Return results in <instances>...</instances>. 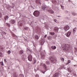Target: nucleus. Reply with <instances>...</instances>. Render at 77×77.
<instances>
[{
	"instance_id": "obj_6",
	"label": "nucleus",
	"mask_w": 77,
	"mask_h": 77,
	"mask_svg": "<svg viewBox=\"0 0 77 77\" xmlns=\"http://www.w3.org/2000/svg\"><path fill=\"white\" fill-rule=\"evenodd\" d=\"M41 59H45V55H44V54L43 53H42L41 54Z\"/></svg>"
},
{
	"instance_id": "obj_16",
	"label": "nucleus",
	"mask_w": 77,
	"mask_h": 77,
	"mask_svg": "<svg viewBox=\"0 0 77 77\" xmlns=\"http://www.w3.org/2000/svg\"><path fill=\"white\" fill-rule=\"evenodd\" d=\"M26 57L27 56H26V55H22V57L23 60H25Z\"/></svg>"
},
{
	"instance_id": "obj_28",
	"label": "nucleus",
	"mask_w": 77,
	"mask_h": 77,
	"mask_svg": "<svg viewBox=\"0 0 77 77\" xmlns=\"http://www.w3.org/2000/svg\"><path fill=\"white\" fill-rule=\"evenodd\" d=\"M60 6L62 9H64V7L63 6H62V5L61 4L60 5Z\"/></svg>"
},
{
	"instance_id": "obj_10",
	"label": "nucleus",
	"mask_w": 77,
	"mask_h": 77,
	"mask_svg": "<svg viewBox=\"0 0 77 77\" xmlns=\"http://www.w3.org/2000/svg\"><path fill=\"white\" fill-rule=\"evenodd\" d=\"M59 75V73H55L53 75V77H58Z\"/></svg>"
},
{
	"instance_id": "obj_22",
	"label": "nucleus",
	"mask_w": 77,
	"mask_h": 77,
	"mask_svg": "<svg viewBox=\"0 0 77 77\" xmlns=\"http://www.w3.org/2000/svg\"><path fill=\"white\" fill-rule=\"evenodd\" d=\"M40 43H41V45H43L44 44V42L42 41V40H40Z\"/></svg>"
},
{
	"instance_id": "obj_30",
	"label": "nucleus",
	"mask_w": 77,
	"mask_h": 77,
	"mask_svg": "<svg viewBox=\"0 0 77 77\" xmlns=\"http://www.w3.org/2000/svg\"><path fill=\"white\" fill-rule=\"evenodd\" d=\"M51 37L49 36L48 38V40H51Z\"/></svg>"
},
{
	"instance_id": "obj_13",
	"label": "nucleus",
	"mask_w": 77,
	"mask_h": 77,
	"mask_svg": "<svg viewBox=\"0 0 77 77\" xmlns=\"http://www.w3.org/2000/svg\"><path fill=\"white\" fill-rule=\"evenodd\" d=\"M71 32H68L66 34V36H67V37H69L70 36V35H71Z\"/></svg>"
},
{
	"instance_id": "obj_56",
	"label": "nucleus",
	"mask_w": 77,
	"mask_h": 77,
	"mask_svg": "<svg viewBox=\"0 0 77 77\" xmlns=\"http://www.w3.org/2000/svg\"><path fill=\"white\" fill-rule=\"evenodd\" d=\"M65 35H66V34H65Z\"/></svg>"
},
{
	"instance_id": "obj_37",
	"label": "nucleus",
	"mask_w": 77,
	"mask_h": 77,
	"mask_svg": "<svg viewBox=\"0 0 77 77\" xmlns=\"http://www.w3.org/2000/svg\"><path fill=\"white\" fill-rule=\"evenodd\" d=\"M2 17V14L1 12H0V18H1Z\"/></svg>"
},
{
	"instance_id": "obj_45",
	"label": "nucleus",
	"mask_w": 77,
	"mask_h": 77,
	"mask_svg": "<svg viewBox=\"0 0 77 77\" xmlns=\"http://www.w3.org/2000/svg\"><path fill=\"white\" fill-rule=\"evenodd\" d=\"M20 26H23V23H20Z\"/></svg>"
},
{
	"instance_id": "obj_5",
	"label": "nucleus",
	"mask_w": 77,
	"mask_h": 77,
	"mask_svg": "<svg viewBox=\"0 0 77 77\" xmlns=\"http://www.w3.org/2000/svg\"><path fill=\"white\" fill-rule=\"evenodd\" d=\"M47 7V6H46V5H43L42 7V10H43L44 11H45Z\"/></svg>"
},
{
	"instance_id": "obj_32",
	"label": "nucleus",
	"mask_w": 77,
	"mask_h": 77,
	"mask_svg": "<svg viewBox=\"0 0 77 77\" xmlns=\"http://www.w3.org/2000/svg\"><path fill=\"white\" fill-rule=\"evenodd\" d=\"M51 35H54L55 33L54 32H51L50 33Z\"/></svg>"
},
{
	"instance_id": "obj_38",
	"label": "nucleus",
	"mask_w": 77,
	"mask_h": 77,
	"mask_svg": "<svg viewBox=\"0 0 77 77\" xmlns=\"http://www.w3.org/2000/svg\"><path fill=\"white\" fill-rule=\"evenodd\" d=\"M61 60H62V61H64V58H61Z\"/></svg>"
},
{
	"instance_id": "obj_12",
	"label": "nucleus",
	"mask_w": 77,
	"mask_h": 77,
	"mask_svg": "<svg viewBox=\"0 0 77 77\" xmlns=\"http://www.w3.org/2000/svg\"><path fill=\"white\" fill-rule=\"evenodd\" d=\"M14 77H18V74L16 72H14Z\"/></svg>"
},
{
	"instance_id": "obj_21",
	"label": "nucleus",
	"mask_w": 77,
	"mask_h": 77,
	"mask_svg": "<svg viewBox=\"0 0 77 77\" xmlns=\"http://www.w3.org/2000/svg\"><path fill=\"white\" fill-rule=\"evenodd\" d=\"M46 64L47 65H49L50 64V62L49 61L47 60L46 61Z\"/></svg>"
},
{
	"instance_id": "obj_54",
	"label": "nucleus",
	"mask_w": 77,
	"mask_h": 77,
	"mask_svg": "<svg viewBox=\"0 0 77 77\" xmlns=\"http://www.w3.org/2000/svg\"><path fill=\"white\" fill-rule=\"evenodd\" d=\"M49 9H51V8H49Z\"/></svg>"
},
{
	"instance_id": "obj_24",
	"label": "nucleus",
	"mask_w": 77,
	"mask_h": 77,
	"mask_svg": "<svg viewBox=\"0 0 77 77\" xmlns=\"http://www.w3.org/2000/svg\"><path fill=\"white\" fill-rule=\"evenodd\" d=\"M35 38L36 39H39V37H38V35H35Z\"/></svg>"
},
{
	"instance_id": "obj_41",
	"label": "nucleus",
	"mask_w": 77,
	"mask_h": 77,
	"mask_svg": "<svg viewBox=\"0 0 77 77\" xmlns=\"http://www.w3.org/2000/svg\"><path fill=\"white\" fill-rule=\"evenodd\" d=\"M35 77H39V75L37 74H36V75H35Z\"/></svg>"
},
{
	"instance_id": "obj_59",
	"label": "nucleus",
	"mask_w": 77,
	"mask_h": 77,
	"mask_svg": "<svg viewBox=\"0 0 77 77\" xmlns=\"http://www.w3.org/2000/svg\"><path fill=\"white\" fill-rule=\"evenodd\" d=\"M55 36H57V35H55Z\"/></svg>"
},
{
	"instance_id": "obj_35",
	"label": "nucleus",
	"mask_w": 77,
	"mask_h": 77,
	"mask_svg": "<svg viewBox=\"0 0 77 77\" xmlns=\"http://www.w3.org/2000/svg\"><path fill=\"white\" fill-rule=\"evenodd\" d=\"M64 12L65 13H66L67 14H68V13L69 12V11H68L66 10H65V11H64Z\"/></svg>"
},
{
	"instance_id": "obj_51",
	"label": "nucleus",
	"mask_w": 77,
	"mask_h": 77,
	"mask_svg": "<svg viewBox=\"0 0 77 77\" xmlns=\"http://www.w3.org/2000/svg\"><path fill=\"white\" fill-rule=\"evenodd\" d=\"M74 66H77V65H74Z\"/></svg>"
},
{
	"instance_id": "obj_49",
	"label": "nucleus",
	"mask_w": 77,
	"mask_h": 77,
	"mask_svg": "<svg viewBox=\"0 0 77 77\" xmlns=\"http://www.w3.org/2000/svg\"><path fill=\"white\" fill-rule=\"evenodd\" d=\"M69 64V63L68 62L66 63V65H68Z\"/></svg>"
},
{
	"instance_id": "obj_15",
	"label": "nucleus",
	"mask_w": 77,
	"mask_h": 77,
	"mask_svg": "<svg viewBox=\"0 0 77 77\" xmlns=\"http://www.w3.org/2000/svg\"><path fill=\"white\" fill-rule=\"evenodd\" d=\"M51 48L53 50H55L56 49V47L55 46H52L51 47Z\"/></svg>"
},
{
	"instance_id": "obj_43",
	"label": "nucleus",
	"mask_w": 77,
	"mask_h": 77,
	"mask_svg": "<svg viewBox=\"0 0 77 77\" xmlns=\"http://www.w3.org/2000/svg\"><path fill=\"white\" fill-rule=\"evenodd\" d=\"M54 21L55 23H57V22H56L57 21V20L56 19H54Z\"/></svg>"
},
{
	"instance_id": "obj_18",
	"label": "nucleus",
	"mask_w": 77,
	"mask_h": 77,
	"mask_svg": "<svg viewBox=\"0 0 77 77\" xmlns=\"http://www.w3.org/2000/svg\"><path fill=\"white\" fill-rule=\"evenodd\" d=\"M4 18L5 20H8V19H9V17H8V16H6L4 17Z\"/></svg>"
},
{
	"instance_id": "obj_34",
	"label": "nucleus",
	"mask_w": 77,
	"mask_h": 77,
	"mask_svg": "<svg viewBox=\"0 0 77 77\" xmlns=\"http://www.w3.org/2000/svg\"><path fill=\"white\" fill-rule=\"evenodd\" d=\"M20 77H24V75L23 74H20Z\"/></svg>"
},
{
	"instance_id": "obj_1",
	"label": "nucleus",
	"mask_w": 77,
	"mask_h": 77,
	"mask_svg": "<svg viewBox=\"0 0 77 77\" xmlns=\"http://www.w3.org/2000/svg\"><path fill=\"white\" fill-rule=\"evenodd\" d=\"M39 12L38 11H35L33 13V14L35 17H38L39 16Z\"/></svg>"
},
{
	"instance_id": "obj_25",
	"label": "nucleus",
	"mask_w": 77,
	"mask_h": 77,
	"mask_svg": "<svg viewBox=\"0 0 77 77\" xmlns=\"http://www.w3.org/2000/svg\"><path fill=\"white\" fill-rule=\"evenodd\" d=\"M43 66V67H45V69H47V66H46L45 64H44Z\"/></svg>"
},
{
	"instance_id": "obj_53",
	"label": "nucleus",
	"mask_w": 77,
	"mask_h": 77,
	"mask_svg": "<svg viewBox=\"0 0 77 77\" xmlns=\"http://www.w3.org/2000/svg\"><path fill=\"white\" fill-rule=\"evenodd\" d=\"M60 17V16H58V17Z\"/></svg>"
},
{
	"instance_id": "obj_36",
	"label": "nucleus",
	"mask_w": 77,
	"mask_h": 77,
	"mask_svg": "<svg viewBox=\"0 0 77 77\" xmlns=\"http://www.w3.org/2000/svg\"><path fill=\"white\" fill-rule=\"evenodd\" d=\"M67 70L68 71V72H71L70 70H69V68H67Z\"/></svg>"
},
{
	"instance_id": "obj_9",
	"label": "nucleus",
	"mask_w": 77,
	"mask_h": 77,
	"mask_svg": "<svg viewBox=\"0 0 77 77\" xmlns=\"http://www.w3.org/2000/svg\"><path fill=\"white\" fill-rule=\"evenodd\" d=\"M52 3H53L54 5H58V3L55 0H53L52 1Z\"/></svg>"
},
{
	"instance_id": "obj_60",
	"label": "nucleus",
	"mask_w": 77,
	"mask_h": 77,
	"mask_svg": "<svg viewBox=\"0 0 77 77\" xmlns=\"http://www.w3.org/2000/svg\"><path fill=\"white\" fill-rule=\"evenodd\" d=\"M0 71H1V69H0Z\"/></svg>"
},
{
	"instance_id": "obj_3",
	"label": "nucleus",
	"mask_w": 77,
	"mask_h": 77,
	"mask_svg": "<svg viewBox=\"0 0 77 77\" xmlns=\"http://www.w3.org/2000/svg\"><path fill=\"white\" fill-rule=\"evenodd\" d=\"M28 58L29 61H30V62H32V55H29Z\"/></svg>"
},
{
	"instance_id": "obj_20",
	"label": "nucleus",
	"mask_w": 77,
	"mask_h": 77,
	"mask_svg": "<svg viewBox=\"0 0 77 77\" xmlns=\"http://www.w3.org/2000/svg\"><path fill=\"white\" fill-rule=\"evenodd\" d=\"M23 53L24 51L23 50H20L19 51V54L20 55L23 54Z\"/></svg>"
},
{
	"instance_id": "obj_8",
	"label": "nucleus",
	"mask_w": 77,
	"mask_h": 77,
	"mask_svg": "<svg viewBox=\"0 0 77 77\" xmlns=\"http://www.w3.org/2000/svg\"><path fill=\"white\" fill-rule=\"evenodd\" d=\"M46 10L48 11V12L50 13V14H53L54 13V11L52 10H49L47 9Z\"/></svg>"
},
{
	"instance_id": "obj_48",
	"label": "nucleus",
	"mask_w": 77,
	"mask_h": 77,
	"mask_svg": "<svg viewBox=\"0 0 77 77\" xmlns=\"http://www.w3.org/2000/svg\"><path fill=\"white\" fill-rule=\"evenodd\" d=\"M63 68H64L65 69V68H66L65 67V66H63Z\"/></svg>"
},
{
	"instance_id": "obj_57",
	"label": "nucleus",
	"mask_w": 77,
	"mask_h": 77,
	"mask_svg": "<svg viewBox=\"0 0 77 77\" xmlns=\"http://www.w3.org/2000/svg\"><path fill=\"white\" fill-rule=\"evenodd\" d=\"M12 8H14V7H12Z\"/></svg>"
},
{
	"instance_id": "obj_42",
	"label": "nucleus",
	"mask_w": 77,
	"mask_h": 77,
	"mask_svg": "<svg viewBox=\"0 0 77 77\" xmlns=\"http://www.w3.org/2000/svg\"><path fill=\"white\" fill-rule=\"evenodd\" d=\"M7 26H8V27H10V24H9V23H7Z\"/></svg>"
},
{
	"instance_id": "obj_50",
	"label": "nucleus",
	"mask_w": 77,
	"mask_h": 77,
	"mask_svg": "<svg viewBox=\"0 0 77 77\" xmlns=\"http://www.w3.org/2000/svg\"><path fill=\"white\" fill-rule=\"evenodd\" d=\"M46 71H45V72H42V73H43L44 74V73H45V72H46Z\"/></svg>"
},
{
	"instance_id": "obj_40",
	"label": "nucleus",
	"mask_w": 77,
	"mask_h": 77,
	"mask_svg": "<svg viewBox=\"0 0 77 77\" xmlns=\"http://www.w3.org/2000/svg\"><path fill=\"white\" fill-rule=\"evenodd\" d=\"M36 62V60H34V63L33 64H35V63Z\"/></svg>"
},
{
	"instance_id": "obj_44",
	"label": "nucleus",
	"mask_w": 77,
	"mask_h": 77,
	"mask_svg": "<svg viewBox=\"0 0 77 77\" xmlns=\"http://www.w3.org/2000/svg\"><path fill=\"white\" fill-rule=\"evenodd\" d=\"M68 63H71V61L70 60H68Z\"/></svg>"
},
{
	"instance_id": "obj_31",
	"label": "nucleus",
	"mask_w": 77,
	"mask_h": 77,
	"mask_svg": "<svg viewBox=\"0 0 77 77\" xmlns=\"http://www.w3.org/2000/svg\"><path fill=\"white\" fill-rule=\"evenodd\" d=\"M28 29H29V28L26 27L25 28H24V29H25L26 30H28Z\"/></svg>"
},
{
	"instance_id": "obj_17",
	"label": "nucleus",
	"mask_w": 77,
	"mask_h": 77,
	"mask_svg": "<svg viewBox=\"0 0 77 77\" xmlns=\"http://www.w3.org/2000/svg\"><path fill=\"white\" fill-rule=\"evenodd\" d=\"M76 30H77V28H75L73 29V33H75V32H76Z\"/></svg>"
},
{
	"instance_id": "obj_39",
	"label": "nucleus",
	"mask_w": 77,
	"mask_h": 77,
	"mask_svg": "<svg viewBox=\"0 0 77 77\" xmlns=\"http://www.w3.org/2000/svg\"><path fill=\"white\" fill-rule=\"evenodd\" d=\"M2 33L4 34V35H6V33L4 32V31L2 32Z\"/></svg>"
},
{
	"instance_id": "obj_26",
	"label": "nucleus",
	"mask_w": 77,
	"mask_h": 77,
	"mask_svg": "<svg viewBox=\"0 0 77 77\" xmlns=\"http://www.w3.org/2000/svg\"><path fill=\"white\" fill-rule=\"evenodd\" d=\"M72 15H73V16H75V15H77V14L74 12H72Z\"/></svg>"
},
{
	"instance_id": "obj_33",
	"label": "nucleus",
	"mask_w": 77,
	"mask_h": 77,
	"mask_svg": "<svg viewBox=\"0 0 77 77\" xmlns=\"http://www.w3.org/2000/svg\"><path fill=\"white\" fill-rule=\"evenodd\" d=\"M0 63L2 66H4V64H3V62H1Z\"/></svg>"
},
{
	"instance_id": "obj_29",
	"label": "nucleus",
	"mask_w": 77,
	"mask_h": 77,
	"mask_svg": "<svg viewBox=\"0 0 77 77\" xmlns=\"http://www.w3.org/2000/svg\"><path fill=\"white\" fill-rule=\"evenodd\" d=\"M7 53H8V54H11V51L10 50H9L8 52Z\"/></svg>"
},
{
	"instance_id": "obj_19",
	"label": "nucleus",
	"mask_w": 77,
	"mask_h": 77,
	"mask_svg": "<svg viewBox=\"0 0 77 77\" xmlns=\"http://www.w3.org/2000/svg\"><path fill=\"white\" fill-rule=\"evenodd\" d=\"M15 20H10V23L11 24H14V23H15Z\"/></svg>"
},
{
	"instance_id": "obj_11",
	"label": "nucleus",
	"mask_w": 77,
	"mask_h": 77,
	"mask_svg": "<svg viewBox=\"0 0 77 77\" xmlns=\"http://www.w3.org/2000/svg\"><path fill=\"white\" fill-rule=\"evenodd\" d=\"M35 2L38 5H41V3L40 2V0H36Z\"/></svg>"
},
{
	"instance_id": "obj_46",
	"label": "nucleus",
	"mask_w": 77,
	"mask_h": 77,
	"mask_svg": "<svg viewBox=\"0 0 77 77\" xmlns=\"http://www.w3.org/2000/svg\"><path fill=\"white\" fill-rule=\"evenodd\" d=\"M47 35H45L44 36L45 38L47 37Z\"/></svg>"
},
{
	"instance_id": "obj_2",
	"label": "nucleus",
	"mask_w": 77,
	"mask_h": 77,
	"mask_svg": "<svg viewBox=\"0 0 77 77\" xmlns=\"http://www.w3.org/2000/svg\"><path fill=\"white\" fill-rule=\"evenodd\" d=\"M50 58L51 60V63H53V64L56 63V60H55V59H53V57H50Z\"/></svg>"
},
{
	"instance_id": "obj_27",
	"label": "nucleus",
	"mask_w": 77,
	"mask_h": 77,
	"mask_svg": "<svg viewBox=\"0 0 77 77\" xmlns=\"http://www.w3.org/2000/svg\"><path fill=\"white\" fill-rule=\"evenodd\" d=\"M3 46L1 45H0V50H3Z\"/></svg>"
},
{
	"instance_id": "obj_52",
	"label": "nucleus",
	"mask_w": 77,
	"mask_h": 77,
	"mask_svg": "<svg viewBox=\"0 0 77 77\" xmlns=\"http://www.w3.org/2000/svg\"><path fill=\"white\" fill-rule=\"evenodd\" d=\"M12 36H14V34H12Z\"/></svg>"
},
{
	"instance_id": "obj_14",
	"label": "nucleus",
	"mask_w": 77,
	"mask_h": 77,
	"mask_svg": "<svg viewBox=\"0 0 77 77\" xmlns=\"http://www.w3.org/2000/svg\"><path fill=\"white\" fill-rule=\"evenodd\" d=\"M54 30H55V32H58V31H59V28L57 27H55L54 28Z\"/></svg>"
},
{
	"instance_id": "obj_23",
	"label": "nucleus",
	"mask_w": 77,
	"mask_h": 77,
	"mask_svg": "<svg viewBox=\"0 0 77 77\" xmlns=\"http://www.w3.org/2000/svg\"><path fill=\"white\" fill-rule=\"evenodd\" d=\"M33 46H34L33 48V50H36V46H35V45H34V43H33Z\"/></svg>"
},
{
	"instance_id": "obj_7",
	"label": "nucleus",
	"mask_w": 77,
	"mask_h": 77,
	"mask_svg": "<svg viewBox=\"0 0 77 77\" xmlns=\"http://www.w3.org/2000/svg\"><path fill=\"white\" fill-rule=\"evenodd\" d=\"M64 47L65 48V50H66V48H69V45H68V44H65L64 45Z\"/></svg>"
},
{
	"instance_id": "obj_58",
	"label": "nucleus",
	"mask_w": 77,
	"mask_h": 77,
	"mask_svg": "<svg viewBox=\"0 0 77 77\" xmlns=\"http://www.w3.org/2000/svg\"><path fill=\"white\" fill-rule=\"evenodd\" d=\"M68 1H69V2H70V0H69Z\"/></svg>"
},
{
	"instance_id": "obj_4",
	"label": "nucleus",
	"mask_w": 77,
	"mask_h": 77,
	"mask_svg": "<svg viewBox=\"0 0 77 77\" xmlns=\"http://www.w3.org/2000/svg\"><path fill=\"white\" fill-rule=\"evenodd\" d=\"M64 29L65 31H67L69 29V26L68 25H66L64 26Z\"/></svg>"
},
{
	"instance_id": "obj_61",
	"label": "nucleus",
	"mask_w": 77,
	"mask_h": 77,
	"mask_svg": "<svg viewBox=\"0 0 77 77\" xmlns=\"http://www.w3.org/2000/svg\"><path fill=\"white\" fill-rule=\"evenodd\" d=\"M13 5H14V4H13Z\"/></svg>"
},
{
	"instance_id": "obj_55",
	"label": "nucleus",
	"mask_w": 77,
	"mask_h": 77,
	"mask_svg": "<svg viewBox=\"0 0 77 77\" xmlns=\"http://www.w3.org/2000/svg\"><path fill=\"white\" fill-rule=\"evenodd\" d=\"M2 54V53H1L0 52V54Z\"/></svg>"
},
{
	"instance_id": "obj_47",
	"label": "nucleus",
	"mask_w": 77,
	"mask_h": 77,
	"mask_svg": "<svg viewBox=\"0 0 77 77\" xmlns=\"http://www.w3.org/2000/svg\"><path fill=\"white\" fill-rule=\"evenodd\" d=\"M4 61H5V62H6V59H4Z\"/></svg>"
}]
</instances>
